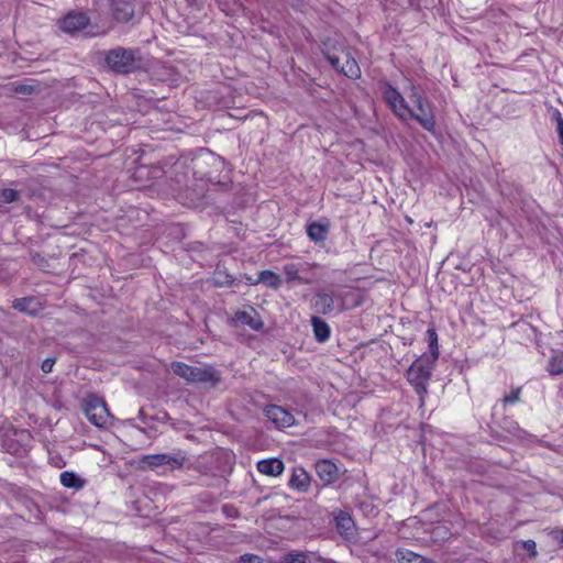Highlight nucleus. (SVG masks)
<instances>
[{
  "mask_svg": "<svg viewBox=\"0 0 563 563\" xmlns=\"http://www.w3.org/2000/svg\"><path fill=\"white\" fill-rule=\"evenodd\" d=\"M188 460V454L180 448L173 449L170 452L146 454L140 459L142 468H147L157 473L173 472L181 470Z\"/></svg>",
  "mask_w": 563,
  "mask_h": 563,
  "instance_id": "obj_1",
  "label": "nucleus"
},
{
  "mask_svg": "<svg viewBox=\"0 0 563 563\" xmlns=\"http://www.w3.org/2000/svg\"><path fill=\"white\" fill-rule=\"evenodd\" d=\"M140 49L115 47L110 49L104 57L106 65L114 73L126 75L135 71L141 66Z\"/></svg>",
  "mask_w": 563,
  "mask_h": 563,
  "instance_id": "obj_2",
  "label": "nucleus"
},
{
  "mask_svg": "<svg viewBox=\"0 0 563 563\" xmlns=\"http://www.w3.org/2000/svg\"><path fill=\"white\" fill-rule=\"evenodd\" d=\"M409 99L416 106L417 111L410 108L407 119H415L424 130L433 131L435 126V118L433 113L432 103L422 95L419 88L415 85L409 87Z\"/></svg>",
  "mask_w": 563,
  "mask_h": 563,
  "instance_id": "obj_3",
  "label": "nucleus"
},
{
  "mask_svg": "<svg viewBox=\"0 0 563 563\" xmlns=\"http://www.w3.org/2000/svg\"><path fill=\"white\" fill-rule=\"evenodd\" d=\"M434 363V361L427 357V354H423L415 360L407 371L409 384L421 398L428 393V385Z\"/></svg>",
  "mask_w": 563,
  "mask_h": 563,
  "instance_id": "obj_4",
  "label": "nucleus"
},
{
  "mask_svg": "<svg viewBox=\"0 0 563 563\" xmlns=\"http://www.w3.org/2000/svg\"><path fill=\"white\" fill-rule=\"evenodd\" d=\"M84 411L87 419L98 428H106L111 420L106 402L96 395H89L85 399Z\"/></svg>",
  "mask_w": 563,
  "mask_h": 563,
  "instance_id": "obj_5",
  "label": "nucleus"
},
{
  "mask_svg": "<svg viewBox=\"0 0 563 563\" xmlns=\"http://www.w3.org/2000/svg\"><path fill=\"white\" fill-rule=\"evenodd\" d=\"M382 93L384 100L387 102L394 113L398 118L406 120L408 112H410V107L408 106L405 98L400 95V92L390 84L384 82L382 87Z\"/></svg>",
  "mask_w": 563,
  "mask_h": 563,
  "instance_id": "obj_6",
  "label": "nucleus"
},
{
  "mask_svg": "<svg viewBox=\"0 0 563 563\" xmlns=\"http://www.w3.org/2000/svg\"><path fill=\"white\" fill-rule=\"evenodd\" d=\"M267 419L278 429L289 428L295 424L294 416L277 405H268L264 409Z\"/></svg>",
  "mask_w": 563,
  "mask_h": 563,
  "instance_id": "obj_7",
  "label": "nucleus"
},
{
  "mask_svg": "<svg viewBox=\"0 0 563 563\" xmlns=\"http://www.w3.org/2000/svg\"><path fill=\"white\" fill-rule=\"evenodd\" d=\"M112 18L119 23H128L134 16V0H110Z\"/></svg>",
  "mask_w": 563,
  "mask_h": 563,
  "instance_id": "obj_8",
  "label": "nucleus"
},
{
  "mask_svg": "<svg viewBox=\"0 0 563 563\" xmlns=\"http://www.w3.org/2000/svg\"><path fill=\"white\" fill-rule=\"evenodd\" d=\"M89 24L86 13L71 11L59 20L58 25L66 33H75L84 30Z\"/></svg>",
  "mask_w": 563,
  "mask_h": 563,
  "instance_id": "obj_9",
  "label": "nucleus"
},
{
  "mask_svg": "<svg viewBox=\"0 0 563 563\" xmlns=\"http://www.w3.org/2000/svg\"><path fill=\"white\" fill-rule=\"evenodd\" d=\"M220 380V372L213 366H192L191 383L210 384L211 386H216Z\"/></svg>",
  "mask_w": 563,
  "mask_h": 563,
  "instance_id": "obj_10",
  "label": "nucleus"
},
{
  "mask_svg": "<svg viewBox=\"0 0 563 563\" xmlns=\"http://www.w3.org/2000/svg\"><path fill=\"white\" fill-rule=\"evenodd\" d=\"M316 473L323 484L329 485L339 478V470L334 463L328 460H320L316 463Z\"/></svg>",
  "mask_w": 563,
  "mask_h": 563,
  "instance_id": "obj_11",
  "label": "nucleus"
},
{
  "mask_svg": "<svg viewBox=\"0 0 563 563\" xmlns=\"http://www.w3.org/2000/svg\"><path fill=\"white\" fill-rule=\"evenodd\" d=\"M234 319L241 324L247 325L255 331H258L263 328V321L260 313L252 307H249L245 310L236 311Z\"/></svg>",
  "mask_w": 563,
  "mask_h": 563,
  "instance_id": "obj_12",
  "label": "nucleus"
},
{
  "mask_svg": "<svg viewBox=\"0 0 563 563\" xmlns=\"http://www.w3.org/2000/svg\"><path fill=\"white\" fill-rule=\"evenodd\" d=\"M288 485L298 492H307L310 487V475L302 467H295Z\"/></svg>",
  "mask_w": 563,
  "mask_h": 563,
  "instance_id": "obj_13",
  "label": "nucleus"
},
{
  "mask_svg": "<svg viewBox=\"0 0 563 563\" xmlns=\"http://www.w3.org/2000/svg\"><path fill=\"white\" fill-rule=\"evenodd\" d=\"M343 64L340 67V73L349 78H358L361 69L355 58L347 51H342Z\"/></svg>",
  "mask_w": 563,
  "mask_h": 563,
  "instance_id": "obj_14",
  "label": "nucleus"
},
{
  "mask_svg": "<svg viewBox=\"0 0 563 563\" xmlns=\"http://www.w3.org/2000/svg\"><path fill=\"white\" fill-rule=\"evenodd\" d=\"M284 468V463L278 459L262 460L257 463V471L269 476L280 475Z\"/></svg>",
  "mask_w": 563,
  "mask_h": 563,
  "instance_id": "obj_15",
  "label": "nucleus"
},
{
  "mask_svg": "<svg viewBox=\"0 0 563 563\" xmlns=\"http://www.w3.org/2000/svg\"><path fill=\"white\" fill-rule=\"evenodd\" d=\"M312 307L318 313L329 314L334 309V299L329 294L318 292L314 296Z\"/></svg>",
  "mask_w": 563,
  "mask_h": 563,
  "instance_id": "obj_16",
  "label": "nucleus"
},
{
  "mask_svg": "<svg viewBox=\"0 0 563 563\" xmlns=\"http://www.w3.org/2000/svg\"><path fill=\"white\" fill-rule=\"evenodd\" d=\"M13 308L30 316H36L41 310V306L34 297L15 299L13 301Z\"/></svg>",
  "mask_w": 563,
  "mask_h": 563,
  "instance_id": "obj_17",
  "label": "nucleus"
},
{
  "mask_svg": "<svg viewBox=\"0 0 563 563\" xmlns=\"http://www.w3.org/2000/svg\"><path fill=\"white\" fill-rule=\"evenodd\" d=\"M311 324L313 329L314 339L320 343L327 342L331 334V329L329 324L318 316L311 317Z\"/></svg>",
  "mask_w": 563,
  "mask_h": 563,
  "instance_id": "obj_18",
  "label": "nucleus"
},
{
  "mask_svg": "<svg viewBox=\"0 0 563 563\" xmlns=\"http://www.w3.org/2000/svg\"><path fill=\"white\" fill-rule=\"evenodd\" d=\"M328 223L312 222L307 225V235L311 241L316 243L324 242L328 238Z\"/></svg>",
  "mask_w": 563,
  "mask_h": 563,
  "instance_id": "obj_19",
  "label": "nucleus"
},
{
  "mask_svg": "<svg viewBox=\"0 0 563 563\" xmlns=\"http://www.w3.org/2000/svg\"><path fill=\"white\" fill-rule=\"evenodd\" d=\"M283 273L286 277L287 283H291L295 280H297L301 284H311L312 283L311 277H306L303 275H299L297 263H286L283 266Z\"/></svg>",
  "mask_w": 563,
  "mask_h": 563,
  "instance_id": "obj_20",
  "label": "nucleus"
},
{
  "mask_svg": "<svg viewBox=\"0 0 563 563\" xmlns=\"http://www.w3.org/2000/svg\"><path fill=\"white\" fill-rule=\"evenodd\" d=\"M60 484L66 488L79 490L84 488L86 481L79 477L76 473L65 471L59 475Z\"/></svg>",
  "mask_w": 563,
  "mask_h": 563,
  "instance_id": "obj_21",
  "label": "nucleus"
},
{
  "mask_svg": "<svg viewBox=\"0 0 563 563\" xmlns=\"http://www.w3.org/2000/svg\"><path fill=\"white\" fill-rule=\"evenodd\" d=\"M396 558L399 563H435L433 560L427 559L410 550L399 549L396 552Z\"/></svg>",
  "mask_w": 563,
  "mask_h": 563,
  "instance_id": "obj_22",
  "label": "nucleus"
},
{
  "mask_svg": "<svg viewBox=\"0 0 563 563\" xmlns=\"http://www.w3.org/2000/svg\"><path fill=\"white\" fill-rule=\"evenodd\" d=\"M547 372L552 375H563V350L554 353L548 361Z\"/></svg>",
  "mask_w": 563,
  "mask_h": 563,
  "instance_id": "obj_23",
  "label": "nucleus"
},
{
  "mask_svg": "<svg viewBox=\"0 0 563 563\" xmlns=\"http://www.w3.org/2000/svg\"><path fill=\"white\" fill-rule=\"evenodd\" d=\"M426 336L430 351V354L427 355V357L435 362L439 358L438 334L434 329H428Z\"/></svg>",
  "mask_w": 563,
  "mask_h": 563,
  "instance_id": "obj_24",
  "label": "nucleus"
},
{
  "mask_svg": "<svg viewBox=\"0 0 563 563\" xmlns=\"http://www.w3.org/2000/svg\"><path fill=\"white\" fill-rule=\"evenodd\" d=\"M257 282L263 283L273 289H277L282 283L280 277L272 271H262L258 274Z\"/></svg>",
  "mask_w": 563,
  "mask_h": 563,
  "instance_id": "obj_25",
  "label": "nucleus"
},
{
  "mask_svg": "<svg viewBox=\"0 0 563 563\" xmlns=\"http://www.w3.org/2000/svg\"><path fill=\"white\" fill-rule=\"evenodd\" d=\"M335 522H336V528L342 533H349L354 526V522H353V519L351 518V516L344 511H339V514L335 516Z\"/></svg>",
  "mask_w": 563,
  "mask_h": 563,
  "instance_id": "obj_26",
  "label": "nucleus"
},
{
  "mask_svg": "<svg viewBox=\"0 0 563 563\" xmlns=\"http://www.w3.org/2000/svg\"><path fill=\"white\" fill-rule=\"evenodd\" d=\"M173 372L184 378L186 382L191 383L192 366L183 362H174L172 364Z\"/></svg>",
  "mask_w": 563,
  "mask_h": 563,
  "instance_id": "obj_27",
  "label": "nucleus"
},
{
  "mask_svg": "<svg viewBox=\"0 0 563 563\" xmlns=\"http://www.w3.org/2000/svg\"><path fill=\"white\" fill-rule=\"evenodd\" d=\"M314 555L313 553H289L284 556L283 563H313Z\"/></svg>",
  "mask_w": 563,
  "mask_h": 563,
  "instance_id": "obj_28",
  "label": "nucleus"
},
{
  "mask_svg": "<svg viewBox=\"0 0 563 563\" xmlns=\"http://www.w3.org/2000/svg\"><path fill=\"white\" fill-rule=\"evenodd\" d=\"M20 199V192L12 188H3L0 190V201L3 203H12Z\"/></svg>",
  "mask_w": 563,
  "mask_h": 563,
  "instance_id": "obj_29",
  "label": "nucleus"
},
{
  "mask_svg": "<svg viewBox=\"0 0 563 563\" xmlns=\"http://www.w3.org/2000/svg\"><path fill=\"white\" fill-rule=\"evenodd\" d=\"M521 387L514 388L508 395L503 398L504 406L515 405L520 401Z\"/></svg>",
  "mask_w": 563,
  "mask_h": 563,
  "instance_id": "obj_30",
  "label": "nucleus"
},
{
  "mask_svg": "<svg viewBox=\"0 0 563 563\" xmlns=\"http://www.w3.org/2000/svg\"><path fill=\"white\" fill-rule=\"evenodd\" d=\"M325 58L333 66V68L340 73V67L343 64L342 52L340 53V55L327 53Z\"/></svg>",
  "mask_w": 563,
  "mask_h": 563,
  "instance_id": "obj_31",
  "label": "nucleus"
},
{
  "mask_svg": "<svg viewBox=\"0 0 563 563\" xmlns=\"http://www.w3.org/2000/svg\"><path fill=\"white\" fill-rule=\"evenodd\" d=\"M325 58L333 66V68L340 73V67L343 64L342 52L340 53V55L327 53Z\"/></svg>",
  "mask_w": 563,
  "mask_h": 563,
  "instance_id": "obj_32",
  "label": "nucleus"
},
{
  "mask_svg": "<svg viewBox=\"0 0 563 563\" xmlns=\"http://www.w3.org/2000/svg\"><path fill=\"white\" fill-rule=\"evenodd\" d=\"M297 266H298V273L299 275H303L306 277H309V273L310 271L317 266V264H311V263H308V262H298L297 263Z\"/></svg>",
  "mask_w": 563,
  "mask_h": 563,
  "instance_id": "obj_33",
  "label": "nucleus"
},
{
  "mask_svg": "<svg viewBox=\"0 0 563 563\" xmlns=\"http://www.w3.org/2000/svg\"><path fill=\"white\" fill-rule=\"evenodd\" d=\"M555 122H556V132L559 134V139L561 144H563V118L559 111L554 113Z\"/></svg>",
  "mask_w": 563,
  "mask_h": 563,
  "instance_id": "obj_34",
  "label": "nucleus"
},
{
  "mask_svg": "<svg viewBox=\"0 0 563 563\" xmlns=\"http://www.w3.org/2000/svg\"><path fill=\"white\" fill-rule=\"evenodd\" d=\"M522 548L529 552L531 558L537 555V544L533 540H527L522 542Z\"/></svg>",
  "mask_w": 563,
  "mask_h": 563,
  "instance_id": "obj_35",
  "label": "nucleus"
},
{
  "mask_svg": "<svg viewBox=\"0 0 563 563\" xmlns=\"http://www.w3.org/2000/svg\"><path fill=\"white\" fill-rule=\"evenodd\" d=\"M34 91V87L30 85H19L15 87V92L22 95H31Z\"/></svg>",
  "mask_w": 563,
  "mask_h": 563,
  "instance_id": "obj_36",
  "label": "nucleus"
},
{
  "mask_svg": "<svg viewBox=\"0 0 563 563\" xmlns=\"http://www.w3.org/2000/svg\"><path fill=\"white\" fill-rule=\"evenodd\" d=\"M54 364H55L54 358H45L42 362L41 368L44 373H49V372H52Z\"/></svg>",
  "mask_w": 563,
  "mask_h": 563,
  "instance_id": "obj_37",
  "label": "nucleus"
},
{
  "mask_svg": "<svg viewBox=\"0 0 563 563\" xmlns=\"http://www.w3.org/2000/svg\"><path fill=\"white\" fill-rule=\"evenodd\" d=\"M241 563H261V560L256 555H243L241 558Z\"/></svg>",
  "mask_w": 563,
  "mask_h": 563,
  "instance_id": "obj_38",
  "label": "nucleus"
},
{
  "mask_svg": "<svg viewBox=\"0 0 563 563\" xmlns=\"http://www.w3.org/2000/svg\"><path fill=\"white\" fill-rule=\"evenodd\" d=\"M552 536L563 547V529L552 531Z\"/></svg>",
  "mask_w": 563,
  "mask_h": 563,
  "instance_id": "obj_39",
  "label": "nucleus"
}]
</instances>
